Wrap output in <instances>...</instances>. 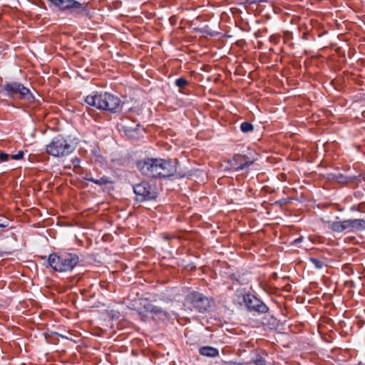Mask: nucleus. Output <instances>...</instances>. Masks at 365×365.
Here are the masks:
<instances>
[{
  "mask_svg": "<svg viewBox=\"0 0 365 365\" xmlns=\"http://www.w3.org/2000/svg\"><path fill=\"white\" fill-rule=\"evenodd\" d=\"M85 101L89 106L110 113H116L120 108V98L108 92L93 93L86 96Z\"/></svg>",
  "mask_w": 365,
  "mask_h": 365,
  "instance_id": "obj_1",
  "label": "nucleus"
},
{
  "mask_svg": "<svg viewBox=\"0 0 365 365\" xmlns=\"http://www.w3.org/2000/svg\"><path fill=\"white\" fill-rule=\"evenodd\" d=\"M78 255L71 252H63L60 255L52 253L48 257V264L54 271L63 272H69L78 264Z\"/></svg>",
  "mask_w": 365,
  "mask_h": 365,
  "instance_id": "obj_2",
  "label": "nucleus"
},
{
  "mask_svg": "<svg viewBox=\"0 0 365 365\" xmlns=\"http://www.w3.org/2000/svg\"><path fill=\"white\" fill-rule=\"evenodd\" d=\"M74 149V146L68 139L62 135H58L46 145V152L53 157L63 158L69 155Z\"/></svg>",
  "mask_w": 365,
  "mask_h": 365,
  "instance_id": "obj_3",
  "label": "nucleus"
},
{
  "mask_svg": "<svg viewBox=\"0 0 365 365\" xmlns=\"http://www.w3.org/2000/svg\"><path fill=\"white\" fill-rule=\"evenodd\" d=\"M0 93L9 98L17 97L19 99L27 100L30 102L34 100V97L29 89L22 83L16 81L5 83L0 90Z\"/></svg>",
  "mask_w": 365,
  "mask_h": 365,
  "instance_id": "obj_4",
  "label": "nucleus"
},
{
  "mask_svg": "<svg viewBox=\"0 0 365 365\" xmlns=\"http://www.w3.org/2000/svg\"><path fill=\"white\" fill-rule=\"evenodd\" d=\"M133 190L138 201L153 200L156 197V192L147 182H142L133 186Z\"/></svg>",
  "mask_w": 365,
  "mask_h": 365,
  "instance_id": "obj_5",
  "label": "nucleus"
},
{
  "mask_svg": "<svg viewBox=\"0 0 365 365\" xmlns=\"http://www.w3.org/2000/svg\"><path fill=\"white\" fill-rule=\"evenodd\" d=\"M243 301L250 311L264 314L269 311L267 306L259 299L251 294L243 295Z\"/></svg>",
  "mask_w": 365,
  "mask_h": 365,
  "instance_id": "obj_6",
  "label": "nucleus"
},
{
  "mask_svg": "<svg viewBox=\"0 0 365 365\" xmlns=\"http://www.w3.org/2000/svg\"><path fill=\"white\" fill-rule=\"evenodd\" d=\"M158 178H167L176 173V166L171 161L158 159Z\"/></svg>",
  "mask_w": 365,
  "mask_h": 365,
  "instance_id": "obj_7",
  "label": "nucleus"
},
{
  "mask_svg": "<svg viewBox=\"0 0 365 365\" xmlns=\"http://www.w3.org/2000/svg\"><path fill=\"white\" fill-rule=\"evenodd\" d=\"M54 6L60 8L61 10H68L71 9L86 10L87 4H81L76 0H48Z\"/></svg>",
  "mask_w": 365,
  "mask_h": 365,
  "instance_id": "obj_8",
  "label": "nucleus"
},
{
  "mask_svg": "<svg viewBox=\"0 0 365 365\" xmlns=\"http://www.w3.org/2000/svg\"><path fill=\"white\" fill-rule=\"evenodd\" d=\"M121 125L125 134L129 138L138 139L140 137L142 130L139 124L130 123L128 120H123Z\"/></svg>",
  "mask_w": 365,
  "mask_h": 365,
  "instance_id": "obj_9",
  "label": "nucleus"
},
{
  "mask_svg": "<svg viewBox=\"0 0 365 365\" xmlns=\"http://www.w3.org/2000/svg\"><path fill=\"white\" fill-rule=\"evenodd\" d=\"M253 163L252 161L248 160L245 155H235L233 158L228 161L230 169L235 171L243 170Z\"/></svg>",
  "mask_w": 365,
  "mask_h": 365,
  "instance_id": "obj_10",
  "label": "nucleus"
},
{
  "mask_svg": "<svg viewBox=\"0 0 365 365\" xmlns=\"http://www.w3.org/2000/svg\"><path fill=\"white\" fill-rule=\"evenodd\" d=\"M186 300L190 304L191 309H195L199 312H204L205 311V307L203 306L204 297L202 294L192 292L187 295Z\"/></svg>",
  "mask_w": 365,
  "mask_h": 365,
  "instance_id": "obj_11",
  "label": "nucleus"
},
{
  "mask_svg": "<svg viewBox=\"0 0 365 365\" xmlns=\"http://www.w3.org/2000/svg\"><path fill=\"white\" fill-rule=\"evenodd\" d=\"M153 163H155L154 158L145 159L137 163V168L143 175L147 176L152 171Z\"/></svg>",
  "mask_w": 365,
  "mask_h": 365,
  "instance_id": "obj_12",
  "label": "nucleus"
},
{
  "mask_svg": "<svg viewBox=\"0 0 365 365\" xmlns=\"http://www.w3.org/2000/svg\"><path fill=\"white\" fill-rule=\"evenodd\" d=\"M85 180L87 181L92 182L98 185H106L108 184H113L114 182V181L110 178L107 176H103L99 179H96L91 175H86L85 177Z\"/></svg>",
  "mask_w": 365,
  "mask_h": 365,
  "instance_id": "obj_13",
  "label": "nucleus"
},
{
  "mask_svg": "<svg viewBox=\"0 0 365 365\" xmlns=\"http://www.w3.org/2000/svg\"><path fill=\"white\" fill-rule=\"evenodd\" d=\"M140 305L142 306V308H139L138 314L143 317L146 316L148 313H151V309H153L154 306L147 299H142L140 302Z\"/></svg>",
  "mask_w": 365,
  "mask_h": 365,
  "instance_id": "obj_14",
  "label": "nucleus"
},
{
  "mask_svg": "<svg viewBox=\"0 0 365 365\" xmlns=\"http://www.w3.org/2000/svg\"><path fill=\"white\" fill-rule=\"evenodd\" d=\"M151 313L154 317H158L159 319H165L170 317L168 312L155 305L153 306V309H151Z\"/></svg>",
  "mask_w": 365,
  "mask_h": 365,
  "instance_id": "obj_15",
  "label": "nucleus"
},
{
  "mask_svg": "<svg viewBox=\"0 0 365 365\" xmlns=\"http://www.w3.org/2000/svg\"><path fill=\"white\" fill-rule=\"evenodd\" d=\"M351 232L365 230V220L363 219H351Z\"/></svg>",
  "mask_w": 365,
  "mask_h": 365,
  "instance_id": "obj_16",
  "label": "nucleus"
},
{
  "mask_svg": "<svg viewBox=\"0 0 365 365\" xmlns=\"http://www.w3.org/2000/svg\"><path fill=\"white\" fill-rule=\"evenodd\" d=\"M248 364H253L255 365H267V363L264 357L259 354H255Z\"/></svg>",
  "mask_w": 365,
  "mask_h": 365,
  "instance_id": "obj_17",
  "label": "nucleus"
},
{
  "mask_svg": "<svg viewBox=\"0 0 365 365\" xmlns=\"http://www.w3.org/2000/svg\"><path fill=\"white\" fill-rule=\"evenodd\" d=\"M329 227L336 232H342L343 227H342V221H334L329 223Z\"/></svg>",
  "mask_w": 365,
  "mask_h": 365,
  "instance_id": "obj_18",
  "label": "nucleus"
},
{
  "mask_svg": "<svg viewBox=\"0 0 365 365\" xmlns=\"http://www.w3.org/2000/svg\"><path fill=\"white\" fill-rule=\"evenodd\" d=\"M240 129L243 133H248L254 129L253 125L249 122H243L241 123Z\"/></svg>",
  "mask_w": 365,
  "mask_h": 365,
  "instance_id": "obj_19",
  "label": "nucleus"
},
{
  "mask_svg": "<svg viewBox=\"0 0 365 365\" xmlns=\"http://www.w3.org/2000/svg\"><path fill=\"white\" fill-rule=\"evenodd\" d=\"M155 163L152 166V171L148 174L147 176L149 178H158V158H154Z\"/></svg>",
  "mask_w": 365,
  "mask_h": 365,
  "instance_id": "obj_20",
  "label": "nucleus"
},
{
  "mask_svg": "<svg viewBox=\"0 0 365 365\" xmlns=\"http://www.w3.org/2000/svg\"><path fill=\"white\" fill-rule=\"evenodd\" d=\"M219 354V351L217 349L207 346V356L214 357Z\"/></svg>",
  "mask_w": 365,
  "mask_h": 365,
  "instance_id": "obj_21",
  "label": "nucleus"
},
{
  "mask_svg": "<svg viewBox=\"0 0 365 365\" xmlns=\"http://www.w3.org/2000/svg\"><path fill=\"white\" fill-rule=\"evenodd\" d=\"M351 220H345L342 221L343 232H351Z\"/></svg>",
  "mask_w": 365,
  "mask_h": 365,
  "instance_id": "obj_22",
  "label": "nucleus"
},
{
  "mask_svg": "<svg viewBox=\"0 0 365 365\" xmlns=\"http://www.w3.org/2000/svg\"><path fill=\"white\" fill-rule=\"evenodd\" d=\"M188 84L187 81L185 78H179L175 81V85L180 88H185Z\"/></svg>",
  "mask_w": 365,
  "mask_h": 365,
  "instance_id": "obj_23",
  "label": "nucleus"
},
{
  "mask_svg": "<svg viewBox=\"0 0 365 365\" xmlns=\"http://www.w3.org/2000/svg\"><path fill=\"white\" fill-rule=\"evenodd\" d=\"M309 260L317 269H322L323 267L324 263L320 259L312 257Z\"/></svg>",
  "mask_w": 365,
  "mask_h": 365,
  "instance_id": "obj_24",
  "label": "nucleus"
},
{
  "mask_svg": "<svg viewBox=\"0 0 365 365\" xmlns=\"http://www.w3.org/2000/svg\"><path fill=\"white\" fill-rule=\"evenodd\" d=\"M24 151L20 150L18 152L17 154L10 155V158L13 160H18L22 159L24 157Z\"/></svg>",
  "mask_w": 365,
  "mask_h": 365,
  "instance_id": "obj_25",
  "label": "nucleus"
},
{
  "mask_svg": "<svg viewBox=\"0 0 365 365\" xmlns=\"http://www.w3.org/2000/svg\"><path fill=\"white\" fill-rule=\"evenodd\" d=\"M10 158V155L7 153H5L4 152H0V161L1 162H5L9 160Z\"/></svg>",
  "mask_w": 365,
  "mask_h": 365,
  "instance_id": "obj_26",
  "label": "nucleus"
},
{
  "mask_svg": "<svg viewBox=\"0 0 365 365\" xmlns=\"http://www.w3.org/2000/svg\"><path fill=\"white\" fill-rule=\"evenodd\" d=\"M245 1L249 4H258L260 3L267 2V0H245Z\"/></svg>",
  "mask_w": 365,
  "mask_h": 365,
  "instance_id": "obj_27",
  "label": "nucleus"
},
{
  "mask_svg": "<svg viewBox=\"0 0 365 365\" xmlns=\"http://www.w3.org/2000/svg\"><path fill=\"white\" fill-rule=\"evenodd\" d=\"M206 34H207V36H216L217 34H219V32L217 31H215V30H212V29H210L208 28V26H207V31H206Z\"/></svg>",
  "mask_w": 365,
  "mask_h": 365,
  "instance_id": "obj_28",
  "label": "nucleus"
},
{
  "mask_svg": "<svg viewBox=\"0 0 365 365\" xmlns=\"http://www.w3.org/2000/svg\"><path fill=\"white\" fill-rule=\"evenodd\" d=\"M8 226H9V221L8 220H5L4 222H1V220H0V230L3 229V228H5V227H6Z\"/></svg>",
  "mask_w": 365,
  "mask_h": 365,
  "instance_id": "obj_29",
  "label": "nucleus"
},
{
  "mask_svg": "<svg viewBox=\"0 0 365 365\" xmlns=\"http://www.w3.org/2000/svg\"><path fill=\"white\" fill-rule=\"evenodd\" d=\"M199 351L201 355L205 356V352H206L205 346L200 347Z\"/></svg>",
  "mask_w": 365,
  "mask_h": 365,
  "instance_id": "obj_30",
  "label": "nucleus"
},
{
  "mask_svg": "<svg viewBox=\"0 0 365 365\" xmlns=\"http://www.w3.org/2000/svg\"><path fill=\"white\" fill-rule=\"evenodd\" d=\"M302 237H299V238H297L296 240H294V242L295 244H297V243L302 242Z\"/></svg>",
  "mask_w": 365,
  "mask_h": 365,
  "instance_id": "obj_31",
  "label": "nucleus"
}]
</instances>
